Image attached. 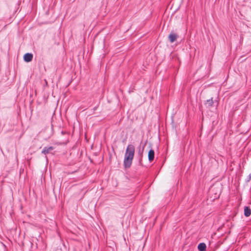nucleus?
<instances>
[{"instance_id":"obj_1","label":"nucleus","mask_w":251,"mask_h":251,"mask_svg":"<svg viewBox=\"0 0 251 251\" xmlns=\"http://www.w3.org/2000/svg\"><path fill=\"white\" fill-rule=\"evenodd\" d=\"M135 152V147L132 144L127 146L124 156V165L126 168H129L132 164Z\"/></svg>"},{"instance_id":"obj_2","label":"nucleus","mask_w":251,"mask_h":251,"mask_svg":"<svg viewBox=\"0 0 251 251\" xmlns=\"http://www.w3.org/2000/svg\"><path fill=\"white\" fill-rule=\"evenodd\" d=\"M33 58V55L30 53H27L24 56V60L26 62H30Z\"/></svg>"},{"instance_id":"obj_3","label":"nucleus","mask_w":251,"mask_h":251,"mask_svg":"<svg viewBox=\"0 0 251 251\" xmlns=\"http://www.w3.org/2000/svg\"><path fill=\"white\" fill-rule=\"evenodd\" d=\"M177 37V35L175 33H171L169 35V39L171 43L174 42L176 40Z\"/></svg>"},{"instance_id":"obj_4","label":"nucleus","mask_w":251,"mask_h":251,"mask_svg":"<svg viewBox=\"0 0 251 251\" xmlns=\"http://www.w3.org/2000/svg\"><path fill=\"white\" fill-rule=\"evenodd\" d=\"M154 151L153 150H150L148 153V158L150 161H152L154 159Z\"/></svg>"},{"instance_id":"obj_5","label":"nucleus","mask_w":251,"mask_h":251,"mask_svg":"<svg viewBox=\"0 0 251 251\" xmlns=\"http://www.w3.org/2000/svg\"><path fill=\"white\" fill-rule=\"evenodd\" d=\"M53 149L54 148L53 147H45L43 149L42 152L44 154L46 155L47 154L49 153L50 151H52Z\"/></svg>"},{"instance_id":"obj_6","label":"nucleus","mask_w":251,"mask_h":251,"mask_svg":"<svg viewBox=\"0 0 251 251\" xmlns=\"http://www.w3.org/2000/svg\"><path fill=\"white\" fill-rule=\"evenodd\" d=\"M251 210L249 207L245 206L244 208V215L246 217H249L251 215Z\"/></svg>"},{"instance_id":"obj_7","label":"nucleus","mask_w":251,"mask_h":251,"mask_svg":"<svg viewBox=\"0 0 251 251\" xmlns=\"http://www.w3.org/2000/svg\"><path fill=\"white\" fill-rule=\"evenodd\" d=\"M206 245L203 243H200L198 246V249L200 251H204L206 250Z\"/></svg>"},{"instance_id":"obj_8","label":"nucleus","mask_w":251,"mask_h":251,"mask_svg":"<svg viewBox=\"0 0 251 251\" xmlns=\"http://www.w3.org/2000/svg\"><path fill=\"white\" fill-rule=\"evenodd\" d=\"M206 104L208 105L209 106H211L213 104V100H212V98L211 99L208 100H206Z\"/></svg>"},{"instance_id":"obj_9","label":"nucleus","mask_w":251,"mask_h":251,"mask_svg":"<svg viewBox=\"0 0 251 251\" xmlns=\"http://www.w3.org/2000/svg\"><path fill=\"white\" fill-rule=\"evenodd\" d=\"M249 179H250L251 178V174H250L249 175Z\"/></svg>"}]
</instances>
